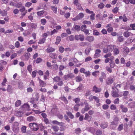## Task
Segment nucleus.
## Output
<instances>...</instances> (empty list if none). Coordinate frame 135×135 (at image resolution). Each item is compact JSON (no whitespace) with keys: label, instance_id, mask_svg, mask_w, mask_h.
Instances as JSON below:
<instances>
[{"label":"nucleus","instance_id":"f257e3e1","mask_svg":"<svg viewBox=\"0 0 135 135\" xmlns=\"http://www.w3.org/2000/svg\"><path fill=\"white\" fill-rule=\"evenodd\" d=\"M18 123L16 122H15L13 124V131L16 133H17L18 132Z\"/></svg>","mask_w":135,"mask_h":135},{"label":"nucleus","instance_id":"f03ea898","mask_svg":"<svg viewBox=\"0 0 135 135\" xmlns=\"http://www.w3.org/2000/svg\"><path fill=\"white\" fill-rule=\"evenodd\" d=\"M75 39L76 40H80L81 41H83L84 39V37L82 34L76 35L74 36Z\"/></svg>","mask_w":135,"mask_h":135},{"label":"nucleus","instance_id":"7ed1b4c3","mask_svg":"<svg viewBox=\"0 0 135 135\" xmlns=\"http://www.w3.org/2000/svg\"><path fill=\"white\" fill-rule=\"evenodd\" d=\"M117 90V91L116 90H113L112 91V95L113 97L117 98L118 97H121L122 95H120L118 94V90L115 86Z\"/></svg>","mask_w":135,"mask_h":135},{"label":"nucleus","instance_id":"20e7f679","mask_svg":"<svg viewBox=\"0 0 135 135\" xmlns=\"http://www.w3.org/2000/svg\"><path fill=\"white\" fill-rule=\"evenodd\" d=\"M115 79L114 77H110L108 78L106 81V83L108 85H110L115 80Z\"/></svg>","mask_w":135,"mask_h":135},{"label":"nucleus","instance_id":"39448f33","mask_svg":"<svg viewBox=\"0 0 135 135\" xmlns=\"http://www.w3.org/2000/svg\"><path fill=\"white\" fill-rule=\"evenodd\" d=\"M29 106L27 103H25L22 107L21 109L23 111L29 110Z\"/></svg>","mask_w":135,"mask_h":135},{"label":"nucleus","instance_id":"423d86ee","mask_svg":"<svg viewBox=\"0 0 135 135\" xmlns=\"http://www.w3.org/2000/svg\"><path fill=\"white\" fill-rule=\"evenodd\" d=\"M101 52V50L100 49H96L95 50V53L94 55V58H97L100 56V54Z\"/></svg>","mask_w":135,"mask_h":135},{"label":"nucleus","instance_id":"0eeeda50","mask_svg":"<svg viewBox=\"0 0 135 135\" xmlns=\"http://www.w3.org/2000/svg\"><path fill=\"white\" fill-rule=\"evenodd\" d=\"M90 108L89 105H85V107L82 109L81 112L82 114H84L85 112L88 111Z\"/></svg>","mask_w":135,"mask_h":135},{"label":"nucleus","instance_id":"6e6552de","mask_svg":"<svg viewBox=\"0 0 135 135\" xmlns=\"http://www.w3.org/2000/svg\"><path fill=\"white\" fill-rule=\"evenodd\" d=\"M123 35L125 37L127 38L130 36H133V35L130 32L126 31L124 32Z\"/></svg>","mask_w":135,"mask_h":135},{"label":"nucleus","instance_id":"1a4fd4ad","mask_svg":"<svg viewBox=\"0 0 135 135\" xmlns=\"http://www.w3.org/2000/svg\"><path fill=\"white\" fill-rule=\"evenodd\" d=\"M91 118L92 117L91 116H89L87 113H86L85 114L84 118L85 120H86L88 122H89L91 120Z\"/></svg>","mask_w":135,"mask_h":135},{"label":"nucleus","instance_id":"9d476101","mask_svg":"<svg viewBox=\"0 0 135 135\" xmlns=\"http://www.w3.org/2000/svg\"><path fill=\"white\" fill-rule=\"evenodd\" d=\"M85 40L89 42H93L94 40V38L93 36H88L86 37Z\"/></svg>","mask_w":135,"mask_h":135},{"label":"nucleus","instance_id":"9b49d317","mask_svg":"<svg viewBox=\"0 0 135 135\" xmlns=\"http://www.w3.org/2000/svg\"><path fill=\"white\" fill-rule=\"evenodd\" d=\"M119 121V119L118 118L116 117L114 118L113 120L111 122V124L117 126L118 122Z\"/></svg>","mask_w":135,"mask_h":135},{"label":"nucleus","instance_id":"f8f14e48","mask_svg":"<svg viewBox=\"0 0 135 135\" xmlns=\"http://www.w3.org/2000/svg\"><path fill=\"white\" fill-rule=\"evenodd\" d=\"M15 115L20 117H22L23 115V113L20 111H16L15 112Z\"/></svg>","mask_w":135,"mask_h":135},{"label":"nucleus","instance_id":"ddd939ff","mask_svg":"<svg viewBox=\"0 0 135 135\" xmlns=\"http://www.w3.org/2000/svg\"><path fill=\"white\" fill-rule=\"evenodd\" d=\"M52 123L53 124H56L57 125L62 126L64 125V123L62 122H59L57 120H53L52 121Z\"/></svg>","mask_w":135,"mask_h":135},{"label":"nucleus","instance_id":"4468645a","mask_svg":"<svg viewBox=\"0 0 135 135\" xmlns=\"http://www.w3.org/2000/svg\"><path fill=\"white\" fill-rule=\"evenodd\" d=\"M120 108L122 109V112L126 113L128 110V109L125 107L124 105H121L120 106Z\"/></svg>","mask_w":135,"mask_h":135},{"label":"nucleus","instance_id":"2eb2a0df","mask_svg":"<svg viewBox=\"0 0 135 135\" xmlns=\"http://www.w3.org/2000/svg\"><path fill=\"white\" fill-rule=\"evenodd\" d=\"M93 90L96 93L100 92L101 90L100 88H97L96 86H94L93 88Z\"/></svg>","mask_w":135,"mask_h":135},{"label":"nucleus","instance_id":"dca6fc26","mask_svg":"<svg viewBox=\"0 0 135 135\" xmlns=\"http://www.w3.org/2000/svg\"><path fill=\"white\" fill-rule=\"evenodd\" d=\"M108 126V123L105 122H102L100 124L101 127L103 128H106Z\"/></svg>","mask_w":135,"mask_h":135},{"label":"nucleus","instance_id":"f3484780","mask_svg":"<svg viewBox=\"0 0 135 135\" xmlns=\"http://www.w3.org/2000/svg\"><path fill=\"white\" fill-rule=\"evenodd\" d=\"M38 79L40 86L43 87L46 86V84L43 81L41 80L39 78H38Z\"/></svg>","mask_w":135,"mask_h":135},{"label":"nucleus","instance_id":"a211bd4d","mask_svg":"<svg viewBox=\"0 0 135 135\" xmlns=\"http://www.w3.org/2000/svg\"><path fill=\"white\" fill-rule=\"evenodd\" d=\"M51 128L55 132H57L59 130V127L56 126H52Z\"/></svg>","mask_w":135,"mask_h":135},{"label":"nucleus","instance_id":"6ab92c4d","mask_svg":"<svg viewBox=\"0 0 135 135\" xmlns=\"http://www.w3.org/2000/svg\"><path fill=\"white\" fill-rule=\"evenodd\" d=\"M6 64V62L5 61H2L0 63V71H2L3 70L4 67L3 65Z\"/></svg>","mask_w":135,"mask_h":135},{"label":"nucleus","instance_id":"aec40b11","mask_svg":"<svg viewBox=\"0 0 135 135\" xmlns=\"http://www.w3.org/2000/svg\"><path fill=\"white\" fill-rule=\"evenodd\" d=\"M55 50L52 47H49L47 48L46 50V51L47 52L50 53V52H52L54 51Z\"/></svg>","mask_w":135,"mask_h":135},{"label":"nucleus","instance_id":"412c9836","mask_svg":"<svg viewBox=\"0 0 135 135\" xmlns=\"http://www.w3.org/2000/svg\"><path fill=\"white\" fill-rule=\"evenodd\" d=\"M36 73H38L40 75H43V71L41 70H36L34 71V77L36 76Z\"/></svg>","mask_w":135,"mask_h":135},{"label":"nucleus","instance_id":"4be33fe9","mask_svg":"<svg viewBox=\"0 0 135 135\" xmlns=\"http://www.w3.org/2000/svg\"><path fill=\"white\" fill-rule=\"evenodd\" d=\"M114 46L112 45H109L107 47L109 51V52H110L112 51L114 49Z\"/></svg>","mask_w":135,"mask_h":135},{"label":"nucleus","instance_id":"5701e85b","mask_svg":"<svg viewBox=\"0 0 135 135\" xmlns=\"http://www.w3.org/2000/svg\"><path fill=\"white\" fill-rule=\"evenodd\" d=\"M129 106L131 108H134L135 107V102H132L128 104Z\"/></svg>","mask_w":135,"mask_h":135},{"label":"nucleus","instance_id":"b1692460","mask_svg":"<svg viewBox=\"0 0 135 135\" xmlns=\"http://www.w3.org/2000/svg\"><path fill=\"white\" fill-rule=\"evenodd\" d=\"M84 15L83 13L81 12L77 16L79 20L81 19L84 17Z\"/></svg>","mask_w":135,"mask_h":135},{"label":"nucleus","instance_id":"393cba45","mask_svg":"<svg viewBox=\"0 0 135 135\" xmlns=\"http://www.w3.org/2000/svg\"><path fill=\"white\" fill-rule=\"evenodd\" d=\"M61 40V37L59 36H57L56 37V41L55 44L58 45L60 42Z\"/></svg>","mask_w":135,"mask_h":135},{"label":"nucleus","instance_id":"a878e982","mask_svg":"<svg viewBox=\"0 0 135 135\" xmlns=\"http://www.w3.org/2000/svg\"><path fill=\"white\" fill-rule=\"evenodd\" d=\"M49 56L52 59H56L57 57L56 55L54 53L50 54Z\"/></svg>","mask_w":135,"mask_h":135},{"label":"nucleus","instance_id":"bb28decb","mask_svg":"<svg viewBox=\"0 0 135 135\" xmlns=\"http://www.w3.org/2000/svg\"><path fill=\"white\" fill-rule=\"evenodd\" d=\"M69 60L70 61H73V62L75 63H78L79 61L75 57H73L70 58V59Z\"/></svg>","mask_w":135,"mask_h":135},{"label":"nucleus","instance_id":"cd10ccee","mask_svg":"<svg viewBox=\"0 0 135 135\" xmlns=\"http://www.w3.org/2000/svg\"><path fill=\"white\" fill-rule=\"evenodd\" d=\"M60 99L61 100L63 101L65 104H66L68 103V101L65 97H61Z\"/></svg>","mask_w":135,"mask_h":135},{"label":"nucleus","instance_id":"c85d7f7f","mask_svg":"<svg viewBox=\"0 0 135 135\" xmlns=\"http://www.w3.org/2000/svg\"><path fill=\"white\" fill-rule=\"evenodd\" d=\"M51 7L54 12L56 13L57 12V7L54 6H51Z\"/></svg>","mask_w":135,"mask_h":135},{"label":"nucleus","instance_id":"c756f323","mask_svg":"<svg viewBox=\"0 0 135 135\" xmlns=\"http://www.w3.org/2000/svg\"><path fill=\"white\" fill-rule=\"evenodd\" d=\"M40 22L42 25H44L47 23V21L46 19L44 18L42 19L41 20Z\"/></svg>","mask_w":135,"mask_h":135},{"label":"nucleus","instance_id":"7c9ffc66","mask_svg":"<svg viewBox=\"0 0 135 135\" xmlns=\"http://www.w3.org/2000/svg\"><path fill=\"white\" fill-rule=\"evenodd\" d=\"M15 6L16 7L21 8L22 7V4L21 3H15Z\"/></svg>","mask_w":135,"mask_h":135},{"label":"nucleus","instance_id":"2f4dec72","mask_svg":"<svg viewBox=\"0 0 135 135\" xmlns=\"http://www.w3.org/2000/svg\"><path fill=\"white\" fill-rule=\"evenodd\" d=\"M124 38L123 36H119L117 38V40L119 42H121L123 41Z\"/></svg>","mask_w":135,"mask_h":135},{"label":"nucleus","instance_id":"473e14b6","mask_svg":"<svg viewBox=\"0 0 135 135\" xmlns=\"http://www.w3.org/2000/svg\"><path fill=\"white\" fill-rule=\"evenodd\" d=\"M45 11L44 10L38 12H37V15L39 16H42L44 13Z\"/></svg>","mask_w":135,"mask_h":135},{"label":"nucleus","instance_id":"72a5a7b5","mask_svg":"<svg viewBox=\"0 0 135 135\" xmlns=\"http://www.w3.org/2000/svg\"><path fill=\"white\" fill-rule=\"evenodd\" d=\"M21 104V101L20 100H17L15 103V106L16 107H18Z\"/></svg>","mask_w":135,"mask_h":135},{"label":"nucleus","instance_id":"f704fd0d","mask_svg":"<svg viewBox=\"0 0 135 135\" xmlns=\"http://www.w3.org/2000/svg\"><path fill=\"white\" fill-rule=\"evenodd\" d=\"M75 80L77 82H79L82 80L80 76H77L75 78Z\"/></svg>","mask_w":135,"mask_h":135},{"label":"nucleus","instance_id":"c9c22d12","mask_svg":"<svg viewBox=\"0 0 135 135\" xmlns=\"http://www.w3.org/2000/svg\"><path fill=\"white\" fill-rule=\"evenodd\" d=\"M68 38L69 40H70V41H74L75 38L74 37L73 35H71L69 36L67 38V39Z\"/></svg>","mask_w":135,"mask_h":135},{"label":"nucleus","instance_id":"e433bc0d","mask_svg":"<svg viewBox=\"0 0 135 135\" xmlns=\"http://www.w3.org/2000/svg\"><path fill=\"white\" fill-rule=\"evenodd\" d=\"M7 90L8 92H12V86L9 85H8V86Z\"/></svg>","mask_w":135,"mask_h":135},{"label":"nucleus","instance_id":"4c0bfd02","mask_svg":"<svg viewBox=\"0 0 135 135\" xmlns=\"http://www.w3.org/2000/svg\"><path fill=\"white\" fill-rule=\"evenodd\" d=\"M81 131L80 128H78L76 129L75 130V132L76 134H79L81 133Z\"/></svg>","mask_w":135,"mask_h":135},{"label":"nucleus","instance_id":"58836bf2","mask_svg":"<svg viewBox=\"0 0 135 135\" xmlns=\"http://www.w3.org/2000/svg\"><path fill=\"white\" fill-rule=\"evenodd\" d=\"M26 126H22L21 128V132L22 133H25L26 132Z\"/></svg>","mask_w":135,"mask_h":135},{"label":"nucleus","instance_id":"ea45409f","mask_svg":"<svg viewBox=\"0 0 135 135\" xmlns=\"http://www.w3.org/2000/svg\"><path fill=\"white\" fill-rule=\"evenodd\" d=\"M30 54L29 52H27L25 54V57L26 60H27L28 59L30 56Z\"/></svg>","mask_w":135,"mask_h":135},{"label":"nucleus","instance_id":"a19ab883","mask_svg":"<svg viewBox=\"0 0 135 135\" xmlns=\"http://www.w3.org/2000/svg\"><path fill=\"white\" fill-rule=\"evenodd\" d=\"M60 80V78L58 76H56L53 79L54 81L56 82H58Z\"/></svg>","mask_w":135,"mask_h":135},{"label":"nucleus","instance_id":"79ce46f5","mask_svg":"<svg viewBox=\"0 0 135 135\" xmlns=\"http://www.w3.org/2000/svg\"><path fill=\"white\" fill-rule=\"evenodd\" d=\"M113 49V52L114 54L116 55L119 54V51L118 49L117 48H116Z\"/></svg>","mask_w":135,"mask_h":135},{"label":"nucleus","instance_id":"37998d69","mask_svg":"<svg viewBox=\"0 0 135 135\" xmlns=\"http://www.w3.org/2000/svg\"><path fill=\"white\" fill-rule=\"evenodd\" d=\"M18 88L20 89H22L23 87V84L21 82L18 83Z\"/></svg>","mask_w":135,"mask_h":135},{"label":"nucleus","instance_id":"c03bdc74","mask_svg":"<svg viewBox=\"0 0 135 135\" xmlns=\"http://www.w3.org/2000/svg\"><path fill=\"white\" fill-rule=\"evenodd\" d=\"M86 27L85 25H82L81 28V30L83 32L86 29Z\"/></svg>","mask_w":135,"mask_h":135},{"label":"nucleus","instance_id":"a18cd8bd","mask_svg":"<svg viewBox=\"0 0 135 135\" xmlns=\"http://www.w3.org/2000/svg\"><path fill=\"white\" fill-rule=\"evenodd\" d=\"M123 51L125 54H127L129 52L128 49L127 47H125L123 48Z\"/></svg>","mask_w":135,"mask_h":135},{"label":"nucleus","instance_id":"49530a36","mask_svg":"<svg viewBox=\"0 0 135 135\" xmlns=\"http://www.w3.org/2000/svg\"><path fill=\"white\" fill-rule=\"evenodd\" d=\"M99 73V71H96L93 72L92 73V75L94 76H97V74H98Z\"/></svg>","mask_w":135,"mask_h":135},{"label":"nucleus","instance_id":"de8ad7c7","mask_svg":"<svg viewBox=\"0 0 135 135\" xmlns=\"http://www.w3.org/2000/svg\"><path fill=\"white\" fill-rule=\"evenodd\" d=\"M34 125H35L36 127V128H34V131L37 130L38 129L39 127L41 126L40 124H39V125H38L36 123H35Z\"/></svg>","mask_w":135,"mask_h":135},{"label":"nucleus","instance_id":"09e8293b","mask_svg":"<svg viewBox=\"0 0 135 135\" xmlns=\"http://www.w3.org/2000/svg\"><path fill=\"white\" fill-rule=\"evenodd\" d=\"M45 40V38H43L39 41L38 42V43L39 44H41L43 43L44 42Z\"/></svg>","mask_w":135,"mask_h":135},{"label":"nucleus","instance_id":"8fccbe9b","mask_svg":"<svg viewBox=\"0 0 135 135\" xmlns=\"http://www.w3.org/2000/svg\"><path fill=\"white\" fill-rule=\"evenodd\" d=\"M74 27L76 30L78 31L80 30V26L77 25H74Z\"/></svg>","mask_w":135,"mask_h":135},{"label":"nucleus","instance_id":"3c124183","mask_svg":"<svg viewBox=\"0 0 135 135\" xmlns=\"http://www.w3.org/2000/svg\"><path fill=\"white\" fill-rule=\"evenodd\" d=\"M67 114L71 119H72L74 118L73 115L71 112H67Z\"/></svg>","mask_w":135,"mask_h":135},{"label":"nucleus","instance_id":"603ef678","mask_svg":"<svg viewBox=\"0 0 135 135\" xmlns=\"http://www.w3.org/2000/svg\"><path fill=\"white\" fill-rule=\"evenodd\" d=\"M33 124L34 123H30L29 125V127L31 129H32V131H33L34 130Z\"/></svg>","mask_w":135,"mask_h":135},{"label":"nucleus","instance_id":"864d4df0","mask_svg":"<svg viewBox=\"0 0 135 135\" xmlns=\"http://www.w3.org/2000/svg\"><path fill=\"white\" fill-rule=\"evenodd\" d=\"M118 11V9L117 7H116L112 9V12L114 13H117Z\"/></svg>","mask_w":135,"mask_h":135},{"label":"nucleus","instance_id":"5fc2aeb1","mask_svg":"<svg viewBox=\"0 0 135 135\" xmlns=\"http://www.w3.org/2000/svg\"><path fill=\"white\" fill-rule=\"evenodd\" d=\"M111 68L110 67L108 66H107L106 67V70L110 73H111L112 72V70Z\"/></svg>","mask_w":135,"mask_h":135},{"label":"nucleus","instance_id":"6e6d98bb","mask_svg":"<svg viewBox=\"0 0 135 135\" xmlns=\"http://www.w3.org/2000/svg\"><path fill=\"white\" fill-rule=\"evenodd\" d=\"M123 129V124H122L119 125L117 129L118 131H120L122 130Z\"/></svg>","mask_w":135,"mask_h":135},{"label":"nucleus","instance_id":"4d7b16f0","mask_svg":"<svg viewBox=\"0 0 135 135\" xmlns=\"http://www.w3.org/2000/svg\"><path fill=\"white\" fill-rule=\"evenodd\" d=\"M27 69L30 73H31L32 70V66L31 65H29L27 67Z\"/></svg>","mask_w":135,"mask_h":135},{"label":"nucleus","instance_id":"13d9d810","mask_svg":"<svg viewBox=\"0 0 135 135\" xmlns=\"http://www.w3.org/2000/svg\"><path fill=\"white\" fill-rule=\"evenodd\" d=\"M99 32L96 30H94L93 31V34L96 36H98L99 35Z\"/></svg>","mask_w":135,"mask_h":135},{"label":"nucleus","instance_id":"bf43d9fd","mask_svg":"<svg viewBox=\"0 0 135 135\" xmlns=\"http://www.w3.org/2000/svg\"><path fill=\"white\" fill-rule=\"evenodd\" d=\"M117 126L111 124L110 126V127L111 129H114L116 128Z\"/></svg>","mask_w":135,"mask_h":135},{"label":"nucleus","instance_id":"052dcab7","mask_svg":"<svg viewBox=\"0 0 135 135\" xmlns=\"http://www.w3.org/2000/svg\"><path fill=\"white\" fill-rule=\"evenodd\" d=\"M109 65L111 68H113L115 65L114 63L113 62L112 60L109 62Z\"/></svg>","mask_w":135,"mask_h":135},{"label":"nucleus","instance_id":"680f3d73","mask_svg":"<svg viewBox=\"0 0 135 135\" xmlns=\"http://www.w3.org/2000/svg\"><path fill=\"white\" fill-rule=\"evenodd\" d=\"M93 98L95 100V101L97 103H99L100 100L98 97L95 96H94V98Z\"/></svg>","mask_w":135,"mask_h":135},{"label":"nucleus","instance_id":"e2e57ef3","mask_svg":"<svg viewBox=\"0 0 135 135\" xmlns=\"http://www.w3.org/2000/svg\"><path fill=\"white\" fill-rule=\"evenodd\" d=\"M34 119L33 117V116H30L28 117L27 118V120L29 122L32 121Z\"/></svg>","mask_w":135,"mask_h":135},{"label":"nucleus","instance_id":"0e129e2a","mask_svg":"<svg viewBox=\"0 0 135 135\" xmlns=\"http://www.w3.org/2000/svg\"><path fill=\"white\" fill-rule=\"evenodd\" d=\"M110 108L112 110H114L116 109L117 108L115 105L112 104L110 106Z\"/></svg>","mask_w":135,"mask_h":135},{"label":"nucleus","instance_id":"69168bd1","mask_svg":"<svg viewBox=\"0 0 135 135\" xmlns=\"http://www.w3.org/2000/svg\"><path fill=\"white\" fill-rule=\"evenodd\" d=\"M112 55V54L109 52L108 54H106L104 56V57L105 58H108V57L111 56Z\"/></svg>","mask_w":135,"mask_h":135},{"label":"nucleus","instance_id":"338daca9","mask_svg":"<svg viewBox=\"0 0 135 135\" xmlns=\"http://www.w3.org/2000/svg\"><path fill=\"white\" fill-rule=\"evenodd\" d=\"M119 98H117L114 100L113 102L115 104H119Z\"/></svg>","mask_w":135,"mask_h":135},{"label":"nucleus","instance_id":"774afa93","mask_svg":"<svg viewBox=\"0 0 135 135\" xmlns=\"http://www.w3.org/2000/svg\"><path fill=\"white\" fill-rule=\"evenodd\" d=\"M96 134L97 135H101L102 134V131L99 130H98L96 131Z\"/></svg>","mask_w":135,"mask_h":135}]
</instances>
